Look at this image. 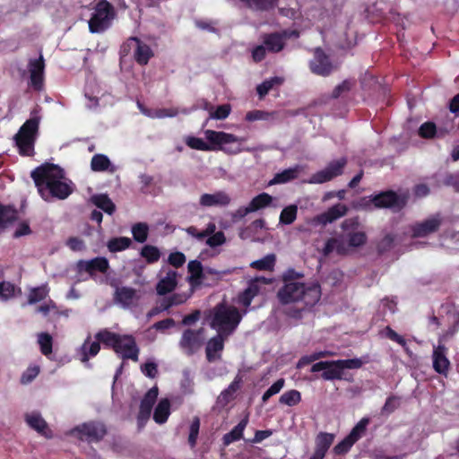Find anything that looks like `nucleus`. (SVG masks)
<instances>
[{
  "label": "nucleus",
  "instance_id": "nucleus-17",
  "mask_svg": "<svg viewBox=\"0 0 459 459\" xmlns=\"http://www.w3.org/2000/svg\"><path fill=\"white\" fill-rule=\"evenodd\" d=\"M290 38V33L287 30L281 32L265 33L262 36L263 44L267 51L271 53L281 52L286 44V39Z\"/></svg>",
  "mask_w": 459,
  "mask_h": 459
},
{
  "label": "nucleus",
  "instance_id": "nucleus-41",
  "mask_svg": "<svg viewBox=\"0 0 459 459\" xmlns=\"http://www.w3.org/2000/svg\"><path fill=\"white\" fill-rule=\"evenodd\" d=\"M301 402V394L296 389L289 390L283 393L279 399V403L290 407H293Z\"/></svg>",
  "mask_w": 459,
  "mask_h": 459
},
{
  "label": "nucleus",
  "instance_id": "nucleus-39",
  "mask_svg": "<svg viewBox=\"0 0 459 459\" xmlns=\"http://www.w3.org/2000/svg\"><path fill=\"white\" fill-rule=\"evenodd\" d=\"M132 244V240L127 237L112 238L108 241V249L112 252H120L127 249Z\"/></svg>",
  "mask_w": 459,
  "mask_h": 459
},
{
  "label": "nucleus",
  "instance_id": "nucleus-23",
  "mask_svg": "<svg viewBox=\"0 0 459 459\" xmlns=\"http://www.w3.org/2000/svg\"><path fill=\"white\" fill-rule=\"evenodd\" d=\"M231 199L224 191H218L214 194H204L200 196L199 204L204 207L227 206Z\"/></svg>",
  "mask_w": 459,
  "mask_h": 459
},
{
  "label": "nucleus",
  "instance_id": "nucleus-57",
  "mask_svg": "<svg viewBox=\"0 0 459 459\" xmlns=\"http://www.w3.org/2000/svg\"><path fill=\"white\" fill-rule=\"evenodd\" d=\"M100 350V342H93L90 344L89 348L87 349L86 344H83L82 346V361H87L90 357L96 356Z\"/></svg>",
  "mask_w": 459,
  "mask_h": 459
},
{
  "label": "nucleus",
  "instance_id": "nucleus-34",
  "mask_svg": "<svg viewBox=\"0 0 459 459\" xmlns=\"http://www.w3.org/2000/svg\"><path fill=\"white\" fill-rule=\"evenodd\" d=\"M39 117H31L25 121V123L20 127L18 131V134L20 136H26L36 141V135L39 130Z\"/></svg>",
  "mask_w": 459,
  "mask_h": 459
},
{
  "label": "nucleus",
  "instance_id": "nucleus-30",
  "mask_svg": "<svg viewBox=\"0 0 459 459\" xmlns=\"http://www.w3.org/2000/svg\"><path fill=\"white\" fill-rule=\"evenodd\" d=\"M300 170V167L297 165L276 173L273 178L269 182V185L285 184L292 181L299 177Z\"/></svg>",
  "mask_w": 459,
  "mask_h": 459
},
{
  "label": "nucleus",
  "instance_id": "nucleus-47",
  "mask_svg": "<svg viewBox=\"0 0 459 459\" xmlns=\"http://www.w3.org/2000/svg\"><path fill=\"white\" fill-rule=\"evenodd\" d=\"M298 207L295 204L286 206L280 214V223L290 225L293 223L297 218Z\"/></svg>",
  "mask_w": 459,
  "mask_h": 459
},
{
  "label": "nucleus",
  "instance_id": "nucleus-55",
  "mask_svg": "<svg viewBox=\"0 0 459 459\" xmlns=\"http://www.w3.org/2000/svg\"><path fill=\"white\" fill-rule=\"evenodd\" d=\"M14 296V285L10 281H0V299L7 300Z\"/></svg>",
  "mask_w": 459,
  "mask_h": 459
},
{
  "label": "nucleus",
  "instance_id": "nucleus-11",
  "mask_svg": "<svg viewBox=\"0 0 459 459\" xmlns=\"http://www.w3.org/2000/svg\"><path fill=\"white\" fill-rule=\"evenodd\" d=\"M310 71L316 75L326 77L337 69L330 56L321 48H316L313 58L309 61Z\"/></svg>",
  "mask_w": 459,
  "mask_h": 459
},
{
  "label": "nucleus",
  "instance_id": "nucleus-42",
  "mask_svg": "<svg viewBox=\"0 0 459 459\" xmlns=\"http://www.w3.org/2000/svg\"><path fill=\"white\" fill-rule=\"evenodd\" d=\"M244 3L247 7L257 11H268L273 9L277 3V0H239Z\"/></svg>",
  "mask_w": 459,
  "mask_h": 459
},
{
  "label": "nucleus",
  "instance_id": "nucleus-18",
  "mask_svg": "<svg viewBox=\"0 0 459 459\" xmlns=\"http://www.w3.org/2000/svg\"><path fill=\"white\" fill-rule=\"evenodd\" d=\"M348 211L349 208L346 204L339 203L331 206L325 212L316 215L314 221L317 224L325 226L345 216L348 213Z\"/></svg>",
  "mask_w": 459,
  "mask_h": 459
},
{
  "label": "nucleus",
  "instance_id": "nucleus-1",
  "mask_svg": "<svg viewBox=\"0 0 459 459\" xmlns=\"http://www.w3.org/2000/svg\"><path fill=\"white\" fill-rule=\"evenodd\" d=\"M279 301L282 305L295 304L285 314L291 318L299 319L302 312L313 307L321 298V286L316 283L288 282L277 292Z\"/></svg>",
  "mask_w": 459,
  "mask_h": 459
},
{
  "label": "nucleus",
  "instance_id": "nucleus-9",
  "mask_svg": "<svg viewBox=\"0 0 459 459\" xmlns=\"http://www.w3.org/2000/svg\"><path fill=\"white\" fill-rule=\"evenodd\" d=\"M362 367L360 359L329 360V367L321 375L324 380H342L344 369H357Z\"/></svg>",
  "mask_w": 459,
  "mask_h": 459
},
{
  "label": "nucleus",
  "instance_id": "nucleus-56",
  "mask_svg": "<svg viewBox=\"0 0 459 459\" xmlns=\"http://www.w3.org/2000/svg\"><path fill=\"white\" fill-rule=\"evenodd\" d=\"M459 331V324L455 321L454 324L448 327L442 334L439 335L437 343L445 344L446 342L452 339Z\"/></svg>",
  "mask_w": 459,
  "mask_h": 459
},
{
  "label": "nucleus",
  "instance_id": "nucleus-53",
  "mask_svg": "<svg viewBox=\"0 0 459 459\" xmlns=\"http://www.w3.org/2000/svg\"><path fill=\"white\" fill-rule=\"evenodd\" d=\"M436 132L437 127L433 122H425L420 126L419 129L420 136L425 139H430L434 137Z\"/></svg>",
  "mask_w": 459,
  "mask_h": 459
},
{
  "label": "nucleus",
  "instance_id": "nucleus-22",
  "mask_svg": "<svg viewBox=\"0 0 459 459\" xmlns=\"http://www.w3.org/2000/svg\"><path fill=\"white\" fill-rule=\"evenodd\" d=\"M227 335L219 333L211 338L205 348L206 359L209 362H214L221 359V352L224 349V339Z\"/></svg>",
  "mask_w": 459,
  "mask_h": 459
},
{
  "label": "nucleus",
  "instance_id": "nucleus-21",
  "mask_svg": "<svg viewBox=\"0 0 459 459\" xmlns=\"http://www.w3.org/2000/svg\"><path fill=\"white\" fill-rule=\"evenodd\" d=\"M447 348L445 344H438L433 349V368L441 375H446L450 367V361L446 357Z\"/></svg>",
  "mask_w": 459,
  "mask_h": 459
},
{
  "label": "nucleus",
  "instance_id": "nucleus-2",
  "mask_svg": "<svg viewBox=\"0 0 459 459\" xmlns=\"http://www.w3.org/2000/svg\"><path fill=\"white\" fill-rule=\"evenodd\" d=\"M30 177L45 201L64 200L73 193L72 186L63 181L65 171L58 165L43 163L31 171Z\"/></svg>",
  "mask_w": 459,
  "mask_h": 459
},
{
  "label": "nucleus",
  "instance_id": "nucleus-35",
  "mask_svg": "<svg viewBox=\"0 0 459 459\" xmlns=\"http://www.w3.org/2000/svg\"><path fill=\"white\" fill-rule=\"evenodd\" d=\"M91 202L106 213L112 215L116 211V206L108 195L100 194L91 196Z\"/></svg>",
  "mask_w": 459,
  "mask_h": 459
},
{
  "label": "nucleus",
  "instance_id": "nucleus-50",
  "mask_svg": "<svg viewBox=\"0 0 459 459\" xmlns=\"http://www.w3.org/2000/svg\"><path fill=\"white\" fill-rule=\"evenodd\" d=\"M38 342L43 355L48 356L52 353L53 338L48 333H40L38 336Z\"/></svg>",
  "mask_w": 459,
  "mask_h": 459
},
{
  "label": "nucleus",
  "instance_id": "nucleus-60",
  "mask_svg": "<svg viewBox=\"0 0 459 459\" xmlns=\"http://www.w3.org/2000/svg\"><path fill=\"white\" fill-rule=\"evenodd\" d=\"M353 85L354 82L352 81L344 80L333 89L332 97L333 99H338L342 93L350 91Z\"/></svg>",
  "mask_w": 459,
  "mask_h": 459
},
{
  "label": "nucleus",
  "instance_id": "nucleus-7",
  "mask_svg": "<svg viewBox=\"0 0 459 459\" xmlns=\"http://www.w3.org/2000/svg\"><path fill=\"white\" fill-rule=\"evenodd\" d=\"M370 421L371 420L369 417L361 418L351 429L350 433L334 446L333 449L334 455H346L359 439L367 435L368 427Z\"/></svg>",
  "mask_w": 459,
  "mask_h": 459
},
{
  "label": "nucleus",
  "instance_id": "nucleus-26",
  "mask_svg": "<svg viewBox=\"0 0 459 459\" xmlns=\"http://www.w3.org/2000/svg\"><path fill=\"white\" fill-rule=\"evenodd\" d=\"M188 282L192 287H196L204 283L205 269L203 268L202 263L198 260H192L187 264Z\"/></svg>",
  "mask_w": 459,
  "mask_h": 459
},
{
  "label": "nucleus",
  "instance_id": "nucleus-4",
  "mask_svg": "<svg viewBox=\"0 0 459 459\" xmlns=\"http://www.w3.org/2000/svg\"><path fill=\"white\" fill-rule=\"evenodd\" d=\"M241 318L237 307L219 304L214 308L211 327L216 329L219 333L228 336L237 328Z\"/></svg>",
  "mask_w": 459,
  "mask_h": 459
},
{
  "label": "nucleus",
  "instance_id": "nucleus-51",
  "mask_svg": "<svg viewBox=\"0 0 459 459\" xmlns=\"http://www.w3.org/2000/svg\"><path fill=\"white\" fill-rule=\"evenodd\" d=\"M48 290L45 286L36 287L30 290L28 295V303L35 304L46 299Z\"/></svg>",
  "mask_w": 459,
  "mask_h": 459
},
{
  "label": "nucleus",
  "instance_id": "nucleus-16",
  "mask_svg": "<svg viewBox=\"0 0 459 459\" xmlns=\"http://www.w3.org/2000/svg\"><path fill=\"white\" fill-rule=\"evenodd\" d=\"M30 72V86L35 91H41L44 86V70L45 61L43 56L40 54L37 59H30L28 65Z\"/></svg>",
  "mask_w": 459,
  "mask_h": 459
},
{
  "label": "nucleus",
  "instance_id": "nucleus-25",
  "mask_svg": "<svg viewBox=\"0 0 459 459\" xmlns=\"http://www.w3.org/2000/svg\"><path fill=\"white\" fill-rule=\"evenodd\" d=\"M129 41H134L136 44L134 53L135 62L140 65H146L149 60L153 56L152 48L136 37H131Z\"/></svg>",
  "mask_w": 459,
  "mask_h": 459
},
{
  "label": "nucleus",
  "instance_id": "nucleus-54",
  "mask_svg": "<svg viewBox=\"0 0 459 459\" xmlns=\"http://www.w3.org/2000/svg\"><path fill=\"white\" fill-rule=\"evenodd\" d=\"M385 337L389 340L400 344L403 348L407 350V342L406 340L400 334H398L394 329L390 326H386L384 330Z\"/></svg>",
  "mask_w": 459,
  "mask_h": 459
},
{
  "label": "nucleus",
  "instance_id": "nucleus-36",
  "mask_svg": "<svg viewBox=\"0 0 459 459\" xmlns=\"http://www.w3.org/2000/svg\"><path fill=\"white\" fill-rule=\"evenodd\" d=\"M14 139L21 155L32 156L34 154L35 141L33 139L26 136H20L18 134H16Z\"/></svg>",
  "mask_w": 459,
  "mask_h": 459
},
{
  "label": "nucleus",
  "instance_id": "nucleus-43",
  "mask_svg": "<svg viewBox=\"0 0 459 459\" xmlns=\"http://www.w3.org/2000/svg\"><path fill=\"white\" fill-rule=\"evenodd\" d=\"M140 254L148 264H154L158 262L160 258V249L152 245L143 246L141 249Z\"/></svg>",
  "mask_w": 459,
  "mask_h": 459
},
{
  "label": "nucleus",
  "instance_id": "nucleus-33",
  "mask_svg": "<svg viewBox=\"0 0 459 459\" xmlns=\"http://www.w3.org/2000/svg\"><path fill=\"white\" fill-rule=\"evenodd\" d=\"M136 298V290L131 287H117L115 291V299L124 306H129Z\"/></svg>",
  "mask_w": 459,
  "mask_h": 459
},
{
  "label": "nucleus",
  "instance_id": "nucleus-52",
  "mask_svg": "<svg viewBox=\"0 0 459 459\" xmlns=\"http://www.w3.org/2000/svg\"><path fill=\"white\" fill-rule=\"evenodd\" d=\"M285 385L284 378H280L275 381L263 394L262 401L266 403L272 396L281 392Z\"/></svg>",
  "mask_w": 459,
  "mask_h": 459
},
{
  "label": "nucleus",
  "instance_id": "nucleus-58",
  "mask_svg": "<svg viewBox=\"0 0 459 459\" xmlns=\"http://www.w3.org/2000/svg\"><path fill=\"white\" fill-rule=\"evenodd\" d=\"M230 110L229 104L218 106L214 111L210 112V117L219 120L225 119L229 117Z\"/></svg>",
  "mask_w": 459,
  "mask_h": 459
},
{
  "label": "nucleus",
  "instance_id": "nucleus-38",
  "mask_svg": "<svg viewBox=\"0 0 459 459\" xmlns=\"http://www.w3.org/2000/svg\"><path fill=\"white\" fill-rule=\"evenodd\" d=\"M273 202V197L269 194L264 192L257 195H255L248 204L252 212H256L258 210L264 209L267 206H270Z\"/></svg>",
  "mask_w": 459,
  "mask_h": 459
},
{
  "label": "nucleus",
  "instance_id": "nucleus-24",
  "mask_svg": "<svg viewBox=\"0 0 459 459\" xmlns=\"http://www.w3.org/2000/svg\"><path fill=\"white\" fill-rule=\"evenodd\" d=\"M25 420L31 429H35L41 436L47 438L52 437V431L48 429V423L39 412L26 414Z\"/></svg>",
  "mask_w": 459,
  "mask_h": 459
},
{
  "label": "nucleus",
  "instance_id": "nucleus-44",
  "mask_svg": "<svg viewBox=\"0 0 459 459\" xmlns=\"http://www.w3.org/2000/svg\"><path fill=\"white\" fill-rule=\"evenodd\" d=\"M134 239L138 243H143L148 238L149 226L145 222H137L132 226Z\"/></svg>",
  "mask_w": 459,
  "mask_h": 459
},
{
  "label": "nucleus",
  "instance_id": "nucleus-14",
  "mask_svg": "<svg viewBox=\"0 0 459 459\" xmlns=\"http://www.w3.org/2000/svg\"><path fill=\"white\" fill-rule=\"evenodd\" d=\"M77 269L80 273L85 272L93 278L97 273H106L109 269V262L104 256H97L90 260H80L77 262Z\"/></svg>",
  "mask_w": 459,
  "mask_h": 459
},
{
  "label": "nucleus",
  "instance_id": "nucleus-64",
  "mask_svg": "<svg viewBox=\"0 0 459 459\" xmlns=\"http://www.w3.org/2000/svg\"><path fill=\"white\" fill-rule=\"evenodd\" d=\"M39 368L38 366H32V367H29L24 372L23 374L22 375V377H21V382L22 384H29L30 383L33 379L36 378V377L39 375Z\"/></svg>",
  "mask_w": 459,
  "mask_h": 459
},
{
  "label": "nucleus",
  "instance_id": "nucleus-49",
  "mask_svg": "<svg viewBox=\"0 0 459 459\" xmlns=\"http://www.w3.org/2000/svg\"><path fill=\"white\" fill-rule=\"evenodd\" d=\"M17 219V212L10 206H4L0 204V227L13 222Z\"/></svg>",
  "mask_w": 459,
  "mask_h": 459
},
{
  "label": "nucleus",
  "instance_id": "nucleus-29",
  "mask_svg": "<svg viewBox=\"0 0 459 459\" xmlns=\"http://www.w3.org/2000/svg\"><path fill=\"white\" fill-rule=\"evenodd\" d=\"M248 424V416H245L229 433H226L223 437V445L229 446L230 444L240 440L243 437V432Z\"/></svg>",
  "mask_w": 459,
  "mask_h": 459
},
{
  "label": "nucleus",
  "instance_id": "nucleus-63",
  "mask_svg": "<svg viewBox=\"0 0 459 459\" xmlns=\"http://www.w3.org/2000/svg\"><path fill=\"white\" fill-rule=\"evenodd\" d=\"M359 219L358 216L348 218L342 222L341 228L343 231L353 232L358 231L359 227Z\"/></svg>",
  "mask_w": 459,
  "mask_h": 459
},
{
  "label": "nucleus",
  "instance_id": "nucleus-46",
  "mask_svg": "<svg viewBox=\"0 0 459 459\" xmlns=\"http://www.w3.org/2000/svg\"><path fill=\"white\" fill-rule=\"evenodd\" d=\"M283 82L281 77L274 76L269 80L264 81L256 87L257 94L260 98L264 97L275 85H281Z\"/></svg>",
  "mask_w": 459,
  "mask_h": 459
},
{
  "label": "nucleus",
  "instance_id": "nucleus-6",
  "mask_svg": "<svg viewBox=\"0 0 459 459\" xmlns=\"http://www.w3.org/2000/svg\"><path fill=\"white\" fill-rule=\"evenodd\" d=\"M114 6L107 0H100L95 6L94 13L89 21V30L91 33L106 30L115 18Z\"/></svg>",
  "mask_w": 459,
  "mask_h": 459
},
{
  "label": "nucleus",
  "instance_id": "nucleus-15",
  "mask_svg": "<svg viewBox=\"0 0 459 459\" xmlns=\"http://www.w3.org/2000/svg\"><path fill=\"white\" fill-rule=\"evenodd\" d=\"M442 224V218L439 213L432 215L427 220L416 222L411 227L412 236L414 238H424L429 234L437 232Z\"/></svg>",
  "mask_w": 459,
  "mask_h": 459
},
{
  "label": "nucleus",
  "instance_id": "nucleus-27",
  "mask_svg": "<svg viewBox=\"0 0 459 459\" xmlns=\"http://www.w3.org/2000/svg\"><path fill=\"white\" fill-rule=\"evenodd\" d=\"M178 273L175 271H169L167 275L160 279L156 285V291L159 295H166L175 290L177 287Z\"/></svg>",
  "mask_w": 459,
  "mask_h": 459
},
{
  "label": "nucleus",
  "instance_id": "nucleus-20",
  "mask_svg": "<svg viewBox=\"0 0 459 459\" xmlns=\"http://www.w3.org/2000/svg\"><path fill=\"white\" fill-rule=\"evenodd\" d=\"M158 394V387L153 386L145 394L142 399L137 416L139 422L146 421L150 418L152 407L157 400Z\"/></svg>",
  "mask_w": 459,
  "mask_h": 459
},
{
  "label": "nucleus",
  "instance_id": "nucleus-28",
  "mask_svg": "<svg viewBox=\"0 0 459 459\" xmlns=\"http://www.w3.org/2000/svg\"><path fill=\"white\" fill-rule=\"evenodd\" d=\"M91 169L94 172L108 171L110 173H114L117 169L108 157L101 153L93 155L91 160Z\"/></svg>",
  "mask_w": 459,
  "mask_h": 459
},
{
  "label": "nucleus",
  "instance_id": "nucleus-5",
  "mask_svg": "<svg viewBox=\"0 0 459 459\" xmlns=\"http://www.w3.org/2000/svg\"><path fill=\"white\" fill-rule=\"evenodd\" d=\"M204 134L208 143L199 137L188 136L186 139V144L193 150L210 152L217 151V145L238 142L236 135L222 131L208 129L204 132Z\"/></svg>",
  "mask_w": 459,
  "mask_h": 459
},
{
  "label": "nucleus",
  "instance_id": "nucleus-62",
  "mask_svg": "<svg viewBox=\"0 0 459 459\" xmlns=\"http://www.w3.org/2000/svg\"><path fill=\"white\" fill-rule=\"evenodd\" d=\"M226 238L222 231H217L210 235L206 240V244L211 247H216L225 243Z\"/></svg>",
  "mask_w": 459,
  "mask_h": 459
},
{
  "label": "nucleus",
  "instance_id": "nucleus-37",
  "mask_svg": "<svg viewBox=\"0 0 459 459\" xmlns=\"http://www.w3.org/2000/svg\"><path fill=\"white\" fill-rule=\"evenodd\" d=\"M230 270L219 271L212 267H206L204 283L206 285H214L221 281L224 275L230 274Z\"/></svg>",
  "mask_w": 459,
  "mask_h": 459
},
{
  "label": "nucleus",
  "instance_id": "nucleus-40",
  "mask_svg": "<svg viewBox=\"0 0 459 459\" xmlns=\"http://www.w3.org/2000/svg\"><path fill=\"white\" fill-rule=\"evenodd\" d=\"M275 255L269 254L259 260L252 262L250 266L259 271H273L275 265Z\"/></svg>",
  "mask_w": 459,
  "mask_h": 459
},
{
  "label": "nucleus",
  "instance_id": "nucleus-13",
  "mask_svg": "<svg viewBox=\"0 0 459 459\" xmlns=\"http://www.w3.org/2000/svg\"><path fill=\"white\" fill-rule=\"evenodd\" d=\"M204 329H186L183 332L179 346L187 356L195 354L202 346V334Z\"/></svg>",
  "mask_w": 459,
  "mask_h": 459
},
{
  "label": "nucleus",
  "instance_id": "nucleus-31",
  "mask_svg": "<svg viewBox=\"0 0 459 459\" xmlns=\"http://www.w3.org/2000/svg\"><path fill=\"white\" fill-rule=\"evenodd\" d=\"M122 334L110 332L107 329L101 330L96 333L95 338L99 342L103 343L107 348H110L114 351L117 348V343Z\"/></svg>",
  "mask_w": 459,
  "mask_h": 459
},
{
  "label": "nucleus",
  "instance_id": "nucleus-48",
  "mask_svg": "<svg viewBox=\"0 0 459 459\" xmlns=\"http://www.w3.org/2000/svg\"><path fill=\"white\" fill-rule=\"evenodd\" d=\"M348 244L351 247H360L367 243L368 237L364 231H353L347 233Z\"/></svg>",
  "mask_w": 459,
  "mask_h": 459
},
{
  "label": "nucleus",
  "instance_id": "nucleus-8",
  "mask_svg": "<svg viewBox=\"0 0 459 459\" xmlns=\"http://www.w3.org/2000/svg\"><path fill=\"white\" fill-rule=\"evenodd\" d=\"M107 427L101 421L91 420L71 430L73 436L87 443H98L107 435Z\"/></svg>",
  "mask_w": 459,
  "mask_h": 459
},
{
  "label": "nucleus",
  "instance_id": "nucleus-45",
  "mask_svg": "<svg viewBox=\"0 0 459 459\" xmlns=\"http://www.w3.org/2000/svg\"><path fill=\"white\" fill-rule=\"evenodd\" d=\"M260 288L255 282H251L240 294L239 301L245 307L250 306L253 299L259 293Z\"/></svg>",
  "mask_w": 459,
  "mask_h": 459
},
{
  "label": "nucleus",
  "instance_id": "nucleus-3",
  "mask_svg": "<svg viewBox=\"0 0 459 459\" xmlns=\"http://www.w3.org/2000/svg\"><path fill=\"white\" fill-rule=\"evenodd\" d=\"M407 202L408 197L405 195H398L394 190H386L360 198L359 206L368 211L390 209L393 212H400L406 206Z\"/></svg>",
  "mask_w": 459,
  "mask_h": 459
},
{
  "label": "nucleus",
  "instance_id": "nucleus-12",
  "mask_svg": "<svg viewBox=\"0 0 459 459\" xmlns=\"http://www.w3.org/2000/svg\"><path fill=\"white\" fill-rule=\"evenodd\" d=\"M117 348L114 351L120 356L122 359H132L138 361L140 349L137 346L135 338L131 334H122L117 344Z\"/></svg>",
  "mask_w": 459,
  "mask_h": 459
},
{
  "label": "nucleus",
  "instance_id": "nucleus-19",
  "mask_svg": "<svg viewBox=\"0 0 459 459\" xmlns=\"http://www.w3.org/2000/svg\"><path fill=\"white\" fill-rule=\"evenodd\" d=\"M334 434L319 432L315 439V451L309 459H324L334 441Z\"/></svg>",
  "mask_w": 459,
  "mask_h": 459
},
{
  "label": "nucleus",
  "instance_id": "nucleus-32",
  "mask_svg": "<svg viewBox=\"0 0 459 459\" xmlns=\"http://www.w3.org/2000/svg\"><path fill=\"white\" fill-rule=\"evenodd\" d=\"M170 414V402L169 399H161L157 404L154 413L153 420L158 424H163L167 421Z\"/></svg>",
  "mask_w": 459,
  "mask_h": 459
},
{
  "label": "nucleus",
  "instance_id": "nucleus-59",
  "mask_svg": "<svg viewBox=\"0 0 459 459\" xmlns=\"http://www.w3.org/2000/svg\"><path fill=\"white\" fill-rule=\"evenodd\" d=\"M400 405L399 398L391 395L387 397L384 406L382 407V414H390L394 412Z\"/></svg>",
  "mask_w": 459,
  "mask_h": 459
},
{
  "label": "nucleus",
  "instance_id": "nucleus-10",
  "mask_svg": "<svg viewBox=\"0 0 459 459\" xmlns=\"http://www.w3.org/2000/svg\"><path fill=\"white\" fill-rule=\"evenodd\" d=\"M347 165V159L342 157L339 160H332L322 170L313 174L308 180L309 184H323L328 182L334 178L341 176Z\"/></svg>",
  "mask_w": 459,
  "mask_h": 459
},
{
  "label": "nucleus",
  "instance_id": "nucleus-61",
  "mask_svg": "<svg viewBox=\"0 0 459 459\" xmlns=\"http://www.w3.org/2000/svg\"><path fill=\"white\" fill-rule=\"evenodd\" d=\"M199 428H200V420L198 418H195L190 425V431L188 436V443L189 445L194 447L196 444L198 433H199Z\"/></svg>",
  "mask_w": 459,
  "mask_h": 459
}]
</instances>
